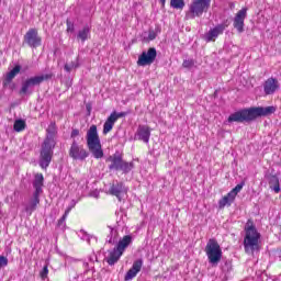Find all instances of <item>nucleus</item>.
Wrapping results in <instances>:
<instances>
[{
    "label": "nucleus",
    "instance_id": "44",
    "mask_svg": "<svg viewBox=\"0 0 281 281\" xmlns=\"http://www.w3.org/2000/svg\"><path fill=\"white\" fill-rule=\"evenodd\" d=\"M70 206H71L72 209H75V207H76V200H72V201H71Z\"/></svg>",
    "mask_w": 281,
    "mask_h": 281
},
{
    "label": "nucleus",
    "instance_id": "22",
    "mask_svg": "<svg viewBox=\"0 0 281 281\" xmlns=\"http://www.w3.org/2000/svg\"><path fill=\"white\" fill-rule=\"evenodd\" d=\"M266 179L270 186V189L278 194L280 192V179L276 175H268Z\"/></svg>",
    "mask_w": 281,
    "mask_h": 281
},
{
    "label": "nucleus",
    "instance_id": "10",
    "mask_svg": "<svg viewBox=\"0 0 281 281\" xmlns=\"http://www.w3.org/2000/svg\"><path fill=\"white\" fill-rule=\"evenodd\" d=\"M109 161L111 162L109 165V170H121L124 175H128L133 168H135V165L133 162H126L124 159H122L121 155L115 154L114 156H111L109 158Z\"/></svg>",
    "mask_w": 281,
    "mask_h": 281
},
{
    "label": "nucleus",
    "instance_id": "2",
    "mask_svg": "<svg viewBox=\"0 0 281 281\" xmlns=\"http://www.w3.org/2000/svg\"><path fill=\"white\" fill-rule=\"evenodd\" d=\"M246 236L244 238V248L246 254H254V251H258L260 246L258 245V240H260V233L256 229L254 222L248 220L245 227Z\"/></svg>",
    "mask_w": 281,
    "mask_h": 281
},
{
    "label": "nucleus",
    "instance_id": "21",
    "mask_svg": "<svg viewBox=\"0 0 281 281\" xmlns=\"http://www.w3.org/2000/svg\"><path fill=\"white\" fill-rule=\"evenodd\" d=\"M91 38V25L86 24L82 29L77 32V41L85 43Z\"/></svg>",
    "mask_w": 281,
    "mask_h": 281
},
{
    "label": "nucleus",
    "instance_id": "5",
    "mask_svg": "<svg viewBox=\"0 0 281 281\" xmlns=\"http://www.w3.org/2000/svg\"><path fill=\"white\" fill-rule=\"evenodd\" d=\"M55 146L56 142L54 140L53 136L47 135L40 153V166L43 168V170H47V168H49V164H52V157H54Z\"/></svg>",
    "mask_w": 281,
    "mask_h": 281
},
{
    "label": "nucleus",
    "instance_id": "12",
    "mask_svg": "<svg viewBox=\"0 0 281 281\" xmlns=\"http://www.w3.org/2000/svg\"><path fill=\"white\" fill-rule=\"evenodd\" d=\"M157 58V49L155 47L148 48L147 52H143L137 60L138 67H146V65H153Z\"/></svg>",
    "mask_w": 281,
    "mask_h": 281
},
{
    "label": "nucleus",
    "instance_id": "31",
    "mask_svg": "<svg viewBox=\"0 0 281 281\" xmlns=\"http://www.w3.org/2000/svg\"><path fill=\"white\" fill-rule=\"evenodd\" d=\"M126 115H128V113L114 111L110 114V117H114V122H117V120H120V117H126Z\"/></svg>",
    "mask_w": 281,
    "mask_h": 281
},
{
    "label": "nucleus",
    "instance_id": "15",
    "mask_svg": "<svg viewBox=\"0 0 281 281\" xmlns=\"http://www.w3.org/2000/svg\"><path fill=\"white\" fill-rule=\"evenodd\" d=\"M277 91H280V81L274 77L268 78L263 82L265 95H273L274 93H277Z\"/></svg>",
    "mask_w": 281,
    "mask_h": 281
},
{
    "label": "nucleus",
    "instance_id": "17",
    "mask_svg": "<svg viewBox=\"0 0 281 281\" xmlns=\"http://www.w3.org/2000/svg\"><path fill=\"white\" fill-rule=\"evenodd\" d=\"M226 27H227V25H225V24H218L215 27L211 29L205 34V41L207 43H212V42L216 41V38H218V36H221V34H223V32H225Z\"/></svg>",
    "mask_w": 281,
    "mask_h": 281
},
{
    "label": "nucleus",
    "instance_id": "14",
    "mask_svg": "<svg viewBox=\"0 0 281 281\" xmlns=\"http://www.w3.org/2000/svg\"><path fill=\"white\" fill-rule=\"evenodd\" d=\"M128 189L124 186V182L120 181H114L109 189V194L116 196L119 201H122V196L126 195Z\"/></svg>",
    "mask_w": 281,
    "mask_h": 281
},
{
    "label": "nucleus",
    "instance_id": "42",
    "mask_svg": "<svg viewBox=\"0 0 281 281\" xmlns=\"http://www.w3.org/2000/svg\"><path fill=\"white\" fill-rule=\"evenodd\" d=\"M71 210H74L70 205L66 209L65 211V216H69V212H71Z\"/></svg>",
    "mask_w": 281,
    "mask_h": 281
},
{
    "label": "nucleus",
    "instance_id": "11",
    "mask_svg": "<svg viewBox=\"0 0 281 281\" xmlns=\"http://www.w3.org/2000/svg\"><path fill=\"white\" fill-rule=\"evenodd\" d=\"M69 157L75 161H85L89 157V151L82 145H79L78 142L74 140L69 149Z\"/></svg>",
    "mask_w": 281,
    "mask_h": 281
},
{
    "label": "nucleus",
    "instance_id": "1",
    "mask_svg": "<svg viewBox=\"0 0 281 281\" xmlns=\"http://www.w3.org/2000/svg\"><path fill=\"white\" fill-rule=\"evenodd\" d=\"M273 113H276V106H252L231 114L228 116V122L243 124V122H254V120H258V117H267V115H271Z\"/></svg>",
    "mask_w": 281,
    "mask_h": 281
},
{
    "label": "nucleus",
    "instance_id": "39",
    "mask_svg": "<svg viewBox=\"0 0 281 281\" xmlns=\"http://www.w3.org/2000/svg\"><path fill=\"white\" fill-rule=\"evenodd\" d=\"M155 38H157V33H155V31H149L148 40L155 41Z\"/></svg>",
    "mask_w": 281,
    "mask_h": 281
},
{
    "label": "nucleus",
    "instance_id": "9",
    "mask_svg": "<svg viewBox=\"0 0 281 281\" xmlns=\"http://www.w3.org/2000/svg\"><path fill=\"white\" fill-rule=\"evenodd\" d=\"M212 0H193L189 7V12L187 13V19H196V16H202L203 12L210 10Z\"/></svg>",
    "mask_w": 281,
    "mask_h": 281
},
{
    "label": "nucleus",
    "instance_id": "40",
    "mask_svg": "<svg viewBox=\"0 0 281 281\" xmlns=\"http://www.w3.org/2000/svg\"><path fill=\"white\" fill-rule=\"evenodd\" d=\"M80 135V131L78 130H72L71 131V134H70V137H78Z\"/></svg>",
    "mask_w": 281,
    "mask_h": 281
},
{
    "label": "nucleus",
    "instance_id": "18",
    "mask_svg": "<svg viewBox=\"0 0 281 281\" xmlns=\"http://www.w3.org/2000/svg\"><path fill=\"white\" fill-rule=\"evenodd\" d=\"M142 267H144V260L137 259L133 262L132 268L126 272L124 280L130 281L133 280V278H136L139 271H142Z\"/></svg>",
    "mask_w": 281,
    "mask_h": 281
},
{
    "label": "nucleus",
    "instance_id": "41",
    "mask_svg": "<svg viewBox=\"0 0 281 281\" xmlns=\"http://www.w3.org/2000/svg\"><path fill=\"white\" fill-rule=\"evenodd\" d=\"M67 221V216L65 214L61 216V218L58 221V227H61V225Z\"/></svg>",
    "mask_w": 281,
    "mask_h": 281
},
{
    "label": "nucleus",
    "instance_id": "7",
    "mask_svg": "<svg viewBox=\"0 0 281 281\" xmlns=\"http://www.w3.org/2000/svg\"><path fill=\"white\" fill-rule=\"evenodd\" d=\"M54 78L53 74H46V75H38L33 76L27 79H25L22 82V87L20 89V95H30L34 91V87H41L42 82H45V80H52Z\"/></svg>",
    "mask_w": 281,
    "mask_h": 281
},
{
    "label": "nucleus",
    "instance_id": "27",
    "mask_svg": "<svg viewBox=\"0 0 281 281\" xmlns=\"http://www.w3.org/2000/svg\"><path fill=\"white\" fill-rule=\"evenodd\" d=\"M117 236H119L117 231L111 228L106 243H109L110 245H115V243H117Z\"/></svg>",
    "mask_w": 281,
    "mask_h": 281
},
{
    "label": "nucleus",
    "instance_id": "36",
    "mask_svg": "<svg viewBox=\"0 0 281 281\" xmlns=\"http://www.w3.org/2000/svg\"><path fill=\"white\" fill-rule=\"evenodd\" d=\"M3 267H8V257L0 256V269H3Z\"/></svg>",
    "mask_w": 281,
    "mask_h": 281
},
{
    "label": "nucleus",
    "instance_id": "25",
    "mask_svg": "<svg viewBox=\"0 0 281 281\" xmlns=\"http://www.w3.org/2000/svg\"><path fill=\"white\" fill-rule=\"evenodd\" d=\"M235 200H236L235 195L228 192L223 199L220 200L218 202L220 210H223L225 205H232Z\"/></svg>",
    "mask_w": 281,
    "mask_h": 281
},
{
    "label": "nucleus",
    "instance_id": "28",
    "mask_svg": "<svg viewBox=\"0 0 281 281\" xmlns=\"http://www.w3.org/2000/svg\"><path fill=\"white\" fill-rule=\"evenodd\" d=\"M170 5L175 10H183L186 8V0H171Z\"/></svg>",
    "mask_w": 281,
    "mask_h": 281
},
{
    "label": "nucleus",
    "instance_id": "13",
    "mask_svg": "<svg viewBox=\"0 0 281 281\" xmlns=\"http://www.w3.org/2000/svg\"><path fill=\"white\" fill-rule=\"evenodd\" d=\"M42 41L41 36H38L37 29H30L24 35V43H26L29 47H41Z\"/></svg>",
    "mask_w": 281,
    "mask_h": 281
},
{
    "label": "nucleus",
    "instance_id": "43",
    "mask_svg": "<svg viewBox=\"0 0 281 281\" xmlns=\"http://www.w3.org/2000/svg\"><path fill=\"white\" fill-rule=\"evenodd\" d=\"M90 195L94 196V199H98V196H100V194L98 192H92Z\"/></svg>",
    "mask_w": 281,
    "mask_h": 281
},
{
    "label": "nucleus",
    "instance_id": "24",
    "mask_svg": "<svg viewBox=\"0 0 281 281\" xmlns=\"http://www.w3.org/2000/svg\"><path fill=\"white\" fill-rule=\"evenodd\" d=\"M19 74H21V66L16 65L11 71H9L7 74L5 79H4V86L10 85L12 82V80H14V78H16V76H19Z\"/></svg>",
    "mask_w": 281,
    "mask_h": 281
},
{
    "label": "nucleus",
    "instance_id": "45",
    "mask_svg": "<svg viewBox=\"0 0 281 281\" xmlns=\"http://www.w3.org/2000/svg\"><path fill=\"white\" fill-rule=\"evenodd\" d=\"M159 1L161 3L162 8H165L166 7V0H159Z\"/></svg>",
    "mask_w": 281,
    "mask_h": 281
},
{
    "label": "nucleus",
    "instance_id": "32",
    "mask_svg": "<svg viewBox=\"0 0 281 281\" xmlns=\"http://www.w3.org/2000/svg\"><path fill=\"white\" fill-rule=\"evenodd\" d=\"M243 188H245V182H240L239 184H237L232 191L231 194L236 195L238 194V192H240V190H243Z\"/></svg>",
    "mask_w": 281,
    "mask_h": 281
},
{
    "label": "nucleus",
    "instance_id": "37",
    "mask_svg": "<svg viewBox=\"0 0 281 281\" xmlns=\"http://www.w3.org/2000/svg\"><path fill=\"white\" fill-rule=\"evenodd\" d=\"M47 273H49V269L47 268V266H44V268L41 272V278H43V280H45V278H47Z\"/></svg>",
    "mask_w": 281,
    "mask_h": 281
},
{
    "label": "nucleus",
    "instance_id": "4",
    "mask_svg": "<svg viewBox=\"0 0 281 281\" xmlns=\"http://www.w3.org/2000/svg\"><path fill=\"white\" fill-rule=\"evenodd\" d=\"M45 181V178L43 177V173H36L33 181V198L29 201V203L25 205V212L27 214H32V212H35L36 207H38V204L41 203V194H43V183Z\"/></svg>",
    "mask_w": 281,
    "mask_h": 281
},
{
    "label": "nucleus",
    "instance_id": "19",
    "mask_svg": "<svg viewBox=\"0 0 281 281\" xmlns=\"http://www.w3.org/2000/svg\"><path fill=\"white\" fill-rule=\"evenodd\" d=\"M136 137H138L140 142L148 144V142H150V127L147 125H139L136 132Z\"/></svg>",
    "mask_w": 281,
    "mask_h": 281
},
{
    "label": "nucleus",
    "instance_id": "29",
    "mask_svg": "<svg viewBox=\"0 0 281 281\" xmlns=\"http://www.w3.org/2000/svg\"><path fill=\"white\" fill-rule=\"evenodd\" d=\"M25 121L23 120H16L13 124V128L16 133H21L22 131H25Z\"/></svg>",
    "mask_w": 281,
    "mask_h": 281
},
{
    "label": "nucleus",
    "instance_id": "38",
    "mask_svg": "<svg viewBox=\"0 0 281 281\" xmlns=\"http://www.w3.org/2000/svg\"><path fill=\"white\" fill-rule=\"evenodd\" d=\"M54 126H56V123H52L47 128V133H48L47 135H52L53 139H54Z\"/></svg>",
    "mask_w": 281,
    "mask_h": 281
},
{
    "label": "nucleus",
    "instance_id": "20",
    "mask_svg": "<svg viewBox=\"0 0 281 281\" xmlns=\"http://www.w3.org/2000/svg\"><path fill=\"white\" fill-rule=\"evenodd\" d=\"M132 243H133V236L125 235L122 239L119 240L114 249H116V251H120L121 254H124V251H126V249L128 248V245H131Z\"/></svg>",
    "mask_w": 281,
    "mask_h": 281
},
{
    "label": "nucleus",
    "instance_id": "16",
    "mask_svg": "<svg viewBox=\"0 0 281 281\" xmlns=\"http://www.w3.org/2000/svg\"><path fill=\"white\" fill-rule=\"evenodd\" d=\"M245 19H247V8H243L237 12V14L234 18L233 25L239 34H243L245 32Z\"/></svg>",
    "mask_w": 281,
    "mask_h": 281
},
{
    "label": "nucleus",
    "instance_id": "35",
    "mask_svg": "<svg viewBox=\"0 0 281 281\" xmlns=\"http://www.w3.org/2000/svg\"><path fill=\"white\" fill-rule=\"evenodd\" d=\"M66 25H67V32H75L76 31V26L74 25V22L67 20Z\"/></svg>",
    "mask_w": 281,
    "mask_h": 281
},
{
    "label": "nucleus",
    "instance_id": "33",
    "mask_svg": "<svg viewBox=\"0 0 281 281\" xmlns=\"http://www.w3.org/2000/svg\"><path fill=\"white\" fill-rule=\"evenodd\" d=\"M182 67H184V69H192V67H194V59H184Z\"/></svg>",
    "mask_w": 281,
    "mask_h": 281
},
{
    "label": "nucleus",
    "instance_id": "6",
    "mask_svg": "<svg viewBox=\"0 0 281 281\" xmlns=\"http://www.w3.org/2000/svg\"><path fill=\"white\" fill-rule=\"evenodd\" d=\"M55 146L56 142L54 140L53 136L47 135L40 153V166L43 168V170H47V168H49V164H52V157H54Z\"/></svg>",
    "mask_w": 281,
    "mask_h": 281
},
{
    "label": "nucleus",
    "instance_id": "34",
    "mask_svg": "<svg viewBox=\"0 0 281 281\" xmlns=\"http://www.w3.org/2000/svg\"><path fill=\"white\" fill-rule=\"evenodd\" d=\"M231 269H232V261H225L224 265L222 266V271H224V273H229Z\"/></svg>",
    "mask_w": 281,
    "mask_h": 281
},
{
    "label": "nucleus",
    "instance_id": "3",
    "mask_svg": "<svg viewBox=\"0 0 281 281\" xmlns=\"http://www.w3.org/2000/svg\"><path fill=\"white\" fill-rule=\"evenodd\" d=\"M87 146L95 159H102L104 157L100 136L98 135V126L95 125H91L87 132Z\"/></svg>",
    "mask_w": 281,
    "mask_h": 281
},
{
    "label": "nucleus",
    "instance_id": "8",
    "mask_svg": "<svg viewBox=\"0 0 281 281\" xmlns=\"http://www.w3.org/2000/svg\"><path fill=\"white\" fill-rule=\"evenodd\" d=\"M210 265L216 267L223 258V249L215 238L209 239L204 249Z\"/></svg>",
    "mask_w": 281,
    "mask_h": 281
},
{
    "label": "nucleus",
    "instance_id": "30",
    "mask_svg": "<svg viewBox=\"0 0 281 281\" xmlns=\"http://www.w3.org/2000/svg\"><path fill=\"white\" fill-rule=\"evenodd\" d=\"M78 67H80V64L78 63V57L76 58V61H71L70 64H66L64 66L65 71H67V74H71V69H78Z\"/></svg>",
    "mask_w": 281,
    "mask_h": 281
},
{
    "label": "nucleus",
    "instance_id": "23",
    "mask_svg": "<svg viewBox=\"0 0 281 281\" xmlns=\"http://www.w3.org/2000/svg\"><path fill=\"white\" fill-rule=\"evenodd\" d=\"M123 254L117 250L116 248H114L113 250L110 251L109 257L105 258L108 265H110V267H113V265H115L116 262H119L120 258H122Z\"/></svg>",
    "mask_w": 281,
    "mask_h": 281
},
{
    "label": "nucleus",
    "instance_id": "26",
    "mask_svg": "<svg viewBox=\"0 0 281 281\" xmlns=\"http://www.w3.org/2000/svg\"><path fill=\"white\" fill-rule=\"evenodd\" d=\"M113 126H115V117L109 116L103 124V135H109L113 131Z\"/></svg>",
    "mask_w": 281,
    "mask_h": 281
}]
</instances>
